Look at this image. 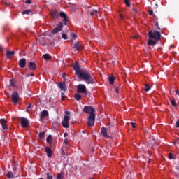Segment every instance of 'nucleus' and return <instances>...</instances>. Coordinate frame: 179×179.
<instances>
[{"instance_id": "5", "label": "nucleus", "mask_w": 179, "mask_h": 179, "mask_svg": "<svg viewBox=\"0 0 179 179\" xmlns=\"http://www.w3.org/2000/svg\"><path fill=\"white\" fill-rule=\"evenodd\" d=\"M11 100L13 104H17L20 100V95L17 92H14L11 94Z\"/></svg>"}, {"instance_id": "31", "label": "nucleus", "mask_w": 179, "mask_h": 179, "mask_svg": "<svg viewBox=\"0 0 179 179\" xmlns=\"http://www.w3.org/2000/svg\"><path fill=\"white\" fill-rule=\"evenodd\" d=\"M66 96H65L64 93H61V99L62 101H65Z\"/></svg>"}, {"instance_id": "50", "label": "nucleus", "mask_w": 179, "mask_h": 179, "mask_svg": "<svg viewBox=\"0 0 179 179\" xmlns=\"http://www.w3.org/2000/svg\"><path fill=\"white\" fill-rule=\"evenodd\" d=\"M68 136V134L67 133H64V137H67Z\"/></svg>"}, {"instance_id": "13", "label": "nucleus", "mask_w": 179, "mask_h": 179, "mask_svg": "<svg viewBox=\"0 0 179 179\" xmlns=\"http://www.w3.org/2000/svg\"><path fill=\"white\" fill-rule=\"evenodd\" d=\"M26 62H27V59L23 58V59H20V60H19V66L22 69L25 68L26 66Z\"/></svg>"}, {"instance_id": "28", "label": "nucleus", "mask_w": 179, "mask_h": 179, "mask_svg": "<svg viewBox=\"0 0 179 179\" xmlns=\"http://www.w3.org/2000/svg\"><path fill=\"white\" fill-rule=\"evenodd\" d=\"M150 90V87L149 84H145V92H149Z\"/></svg>"}, {"instance_id": "53", "label": "nucleus", "mask_w": 179, "mask_h": 179, "mask_svg": "<svg viewBox=\"0 0 179 179\" xmlns=\"http://www.w3.org/2000/svg\"><path fill=\"white\" fill-rule=\"evenodd\" d=\"M176 143L179 144V138H178Z\"/></svg>"}, {"instance_id": "17", "label": "nucleus", "mask_w": 179, "mask_h": 179, "mask_svg": "<svg viewBox=\"0 0 179 179\" xmlns=\"http://www.w3.org/2000/svg\"><path fill=\"white\" fill-rule=\"evenodd\" d=\"M58 87L63 91L67 90L65 83H59Z\"/></svg>"}, {"instance_id": "48", "label": "nucleus", "mask_w": 179, "mask_h": 179, "mask_svg": "<svg viewBox=\"0 0 179 179\" xmlns=\"http://www.w3.org/2000/svg\"><path fill=\"white\" fill-rule=\"evenodd\" d=\"M174 155H173V154H170L169 155V159H173V157Z\"/></svg>"}, {"instance_id": "40", "label": "nucleus", "mask_w": 179, "mask_h": 179, "mask_svg": "<svg viewBox=\"0 0 179 179\" xmlns=\"http://www.w3.org/2000/svg\"><path fill=\"white\" fill-rule=\"evenodd\" d=\"M16 171H17V168H16L15 166H13V173H14L15 175H17Z\"/></svg>"}, {"instance_id": "7", "label": "nucleus", "mask_w": 179, "mask_h": 179, "mask_svg": "<svg viewBox=\"0 0 179 179\" xmlns=\"http://www.w3.org/2000/svg\"><path fill=\"white\" fill-rule=\"evenodd\" d=\"M87 92L86 86L84 84H78L77 87V92L78 93H85Z\"/></svg>"}, {"instance_id": "41", "label": "nucleus", "mask_w": 179, "mask_h": 179, "mask_svg": "<svg viewBox=\"0 0 179 179\" xmlns=\"http://www.w3.org/2000/svg\"><path fill=\"white\" fill-rule=\"evenodd\" d=\"M25 3L26 4H31V0H26Z\"/></svg>"}, {"instance_id": "11", "label": "nucleus", "mask_w": 179, "mask_h": 179, "mask_svg": "<svg viewBox=\"0 0 179 179\" xmlns=\"http://www.w3.org/2000/svg\"><path fill=\"white\" fill-rule=\"evenodd\" d=\"M45 152L48 158H51L52 157V150L49 147H45Z\"/></svg>"}, {"instance_id": "15", "label": "nucleus", "mask_w": 179, "mask_h": 179, "mask_svg": "<svg viewBox=\"0 0 179 179\" xmlns=\"http://www.w3.org/2000/svg\"><path fill=\"white\" fill-rule=\"evenodd\" d=\"M15 54V52H11L10 50H6V58L8 59H10Z\"/></svg>"}, {"instance_id": "14", "label": "nucleus", "mask_w": 179, "mask_h": 179, "mask_svg": "<svg viewBox=\"0 0 179 179\" xmlns=\"http://www.w3.org/2000/svg\"><path fill=\"white\" fill-rule=\"evenodd\" d=\"M101 134L105 138H110V136L108 135V131L106 127H102V129H101Z\"/></svg>"}, {"instance_id": "43", "label": "nucleus", "mask_w": 179, "mask_h": 179, "mask_svg": "<svg viewBox=\"0 0 179 179\" xmlns=\"http://www.w3.org/2000/svg\"><path fill=\"white\" fill-rule=\"evenodd\" d=\"M176 127L177 128L179 127V120L176 122Z\"/></svg>"}, {"instance_id": "54", "label": "nucleus", "mask_w": 179, "mask_h": 179, "mask_svg": "<svg viewBox=\"0 0 179 179\" xmlns=\"http://www.w3.org/2000/svg\"><path fill=\"white\" fill-rule=\"evenodd\" d=\"M65 113H66V115H69V112L66 111Z\"/></svg>"}, {"instance_id": "42", "label": "nucleus", "mask_w": 179, "mask_h": 179, "mask_svg": "<svg viewBox=\"0 0 179 179\" xmlns=\"http://www.w3.org/2000/svg\"><path fill=\"white\" fill-rule=\"evenodd\" d=\"M27 77H31V76H34V74H33V73H29L28 74H27Z\"/></svg>"}, {"instance_id": "27", "label": "nucleus", "mask_w": 179, "mask_h": 179, "mask_svg": "<svg viewBox=\"0 0 179 179\" xmlns=\"http://www.w3.org/2000/svg\"><path fill=\"white\" fill-rule=\"evenodd\" d=\"M45 132H41V133H39V134H38V137H39V138L40 139H43L44 138V137H45Z\"/></svg>"}, {"instance_id": "45", "label": "nucleus", "mask_w": 179, "mask_h": 179, "mask_svg": "<svg viewBox=\"0 0 179 179\" xmlns=\"http://www.w3.org/2000/svg\"><path fill=\"white\" fill-rule=\"evenodd\" d=\"M115 92H116L117 94H119V92H120V90H119L118 88H115Z\"/></svg>"}, {"instance_id": "44", "label": "nucleus", "mask_w": 179, "mask_h": 179, "mask_svg": "<svg viewBox=\"0 0 179 179\" xmlns=\"http://www.w3.org/2000/svg\"><path fill=\"white\" fill-rule=\"evenodd\" d=\"M131 125L132 126L133 128H136V123L131 122Z\"/></svg>"}, {"instance_id": "18", "label": "nucleus", "mask_w": 179, "mask_h": 179, "mask_svg": "<svg viewBox=\"0 0 179 179\" xmlns=\"http://www.w3.org/2000/svg\"><path fill=\"white\" fill-rule=\"evenodd\" d=\"M108 80L110 83V85H114L115 83V78L113 77V76H109L108 77Z\"/></svg>"}, {"instance_id": "35", "label": "nucleus", "mask_w": 179, "mask_h": 179, "mask_svg": "<svg viewBox=\"0 0 179 179\" xmlns=\"http://www.w3.org/2000/svg\"><path fill=\"white\" fill-rule=\"evenodd\" d=\"M171 103L173 107H177V103H176V100L174 99L172 100Z\"/></svg>"}, {"instance_id": "16", "label": "nucleus", "mask_w": 179, "mask_h": 179, "mask_svg": "<svg viewBox=\"0 0 179 179\" xmlns=\"http://www.w3.org/2000/svg\"><path fill=\"white\" fill-rule=\"evenodd\" d=\"M49 115V113L47 110H43L41 112L40 115V120H43L45 117H48Z\"/></svg>"}, {"instance_id": "39", "label": "nucleus", "mask_w": 179, "mask_h": 179, "mask_svg": "<svg viewBox=\"0 0 179 179\" xmlns=\"http://www.w3.org/2000/svg\"><path fill=\"white\" fill-rule=\"evenodd\" d=\"M148 13H149L150 15H154V11L152 10H149Z\"/></svg>"}, {"instance_id": "32", "label": "nucleus", "mask_w": 179, "mask_h": 179, "mask_svg": "<svg viewBox=\"0 0 179 179\" xmlns=\"http://www.w3.org/2000/svg\"><path fill=\"white\" fill-rule=\"evenodd\" d=\"M46 179H53L52 176L50 174V173H46Z\"/></svg>"}, {"instance_id": "1", "label": "nucleus", "mask_w": 179, "mask_h": 179, "mask_svg": "<svg viewBox=\"0 0 179 179\" xmlns=\"http://www.w3.org/2000/svg\"><path fill=\"white\" fill-rule=\"evenodd\" d=\"M73 69L75 71V74L77 76L78 78L85 80L87 85L94 83V80L91 73L88 72L87 70L80 69L78 62L74 63Z\"/></svg>"}, {"instance_id": "36", "label": "nucleus", "mask_w": 179, "mask_h": 179, "mask_svg": "<svg viewBox=\"0 0 179 179\" xmlns=\"http://www.w3.org/2000/svg\"><path fill=\"white\" fill-rule=\"evenodd\" d=\"M155 26L157 27L159 31H161V27H159V22H155Z\"/></svg>"}, {"instance_id": "29", "label": "nucleus", "mask_w": 179, "mask_h": 179, "mask_svg": "<svg viewBox=\"0 0 179 179\" xmlns=\"http://www.w3.org/2000/svg\"><path fill=\"white\" fill-rule=\"evenodd\" d=\"M70 119H71L70 116L64 115V121H65V122H69Z\"/></svg>"}, {"instance_id": "30", "label": "nucleus", "mask_w": 179, "mask_h": 179, "mask_svg": "<svg viewBox=\"0 0 179 179\" xmlns=\"http://www.w3.org/2000/svg\"><path fill=\"white\" fill-rule=\"evenodd\" d=\"M124 2L125 5H126L127 7H131V3H130L129 0H124Z\"/></svg>"}, {"instance_id": "9", "label": "nucleus", "mask_w": 179, "mask_h": 179, "mask_svg": "<svg viewBox=\"0 0 179 179\" xmlns=\"http://www.w3.org/2000/svg\"><path fill=\"white\" fill-rule=\"evenodd\" d=\"M7 120L5 119L0 120V124L3 130L8 129Z\"/></svg>"}, {"instance_id": "52", "label": "nucleus", "mask_w": 179, "mask_h": 179, "mask_svg": "<svg viewBox=\"0 0 179 179\" xmlns=\"http://www.w3.org/2000/svg\"><path fill=\"white\" fill-rule=\"evenodd\" d=\"M176 94L177 95H179V91H178V90H176Z\"/></svg>"}, {"instance_id": "25", "label": "nucleus", "mask_w": 179, "mask_h": 179, "mask_svg": "<svg viewBox=\"0 0 179 179\" xmlns=\"http://www.w3.org/2000/svg\"><path fill=\"white\" fill-rule=\"evenodd\" d=\"M98 14V10H92L90 12V15L91 16H94L95 15H97Z\"/></svg>"}, {"instance_id": "56", "label": "nucleus", "mask_w": 179, "mask_h": 179, "mask_svg": "<svg viewBox=\"0 0 179 179\" xmlns=\"http://www.w3.org/2000/svg\"><path fill=\"white\" fill-rule=\"evenodd\" d=\"M156 6H157V7H158V5H157V4H156Z\"/></svg>"}, {"instance_id": "51", "label": "nucleus", "mask_w": 179, "mask_h": 179, "mask_svg": "<svg viewBox=\"0 0 179 179\" xmlns=\"http://www.w3.org/2000/svg\"><path fill=\"white\" fill-rule=\"evenodd\" d=\"M120 19H123V15L120 14Z\"/></svg>"}, {"instance_id": "23", "label": "nucleus", "mask_w": 179, "mask_h": 179, "mask_svg": "<svg viewBox=\"0 0 179 179\" xmlns=\"http://www.w3.org/2000/svg\"><path fill=\"white\" fill-rule=\"evenodd\" d=\"M74 99L78 101H80L82 99V96L79 95L78 94H74Z\"/></svg>"}, {"instance_id": "26", "label": "nucleus", "mask_w": 179, "mask_h": 179, "mask_svg": "<svg viewBox=\"0 0 179 179\" xmlns=\"http://www.w3.org/2000/svg\"><path fill=\"white\" fill-rule=\"evenodd\" d=\"M31 13V10L27 9L22 11V15H29Z\"/></svg>"}, {"instance_id": "46", "label": "nucleus", "mask_w": 179, "mask_h": 179, "mask_svg": "<svg viewBox=\"0 0 179 179\" xmlns=\"http://www.w3.org/2000/svg\"><path fill=\"white\" fill-rule=\"evenodd\" d=\"M66 77V73H62V78H65Z\"/></svg>"}, {"instance_id": "38", "label": "nucleus", "mask_w": 179, "mask_h": 179, "mask_svg": "<svg viewBox=\"0 0 179 179\" xmlns=\"http://www.w3.org/2000/svg\"><path fill=\"white\" fill-rule=\"evenodd\" d=\"M32 103H29L26 109V112H29V109L31 108Z\"/></svg>"}, {"instance_id": "58", "label": "nucleus", "mask_w": 179, "mask_h": 179, "mask_svg": "<svg viewBox=\"0 0 179 179\" xmlns=\"http://www.w3.org/2000/svg\"><path fill=\"white\" fill-rule=\"evenodd\" d=\"M39 179H44V178H39Z\"/></svg>"}, {"instance_id": "33", "label": "nucleus", "mask_w": 179, "mask_h": 179, "mask_svg": "<svg viewBox=\"0 0 179 179\" xmlns=\"http://www.w3.org/2000/svg\"><path fill=\"white\" fill-rule=\"evenodd\" d=\"M62 38H63L64 40L68 39L67 34H65V33H63V34H62Z\"/></svg>"}, {"instance_id": "12", "label": "nucleus", "mask_w": 179, "mask_h": 179, "mask_svg": "<svg viewBox=\"0 0 179 179\" xmlns=\"http://www.w3.org/2000/svg\"><path fill=\"white\" fill-rule=\"evenodd\" d=\"M73 49L77 51H80L83 49V45H80V42H76L73 45Z\"/></svg>"}, {"instance_id": "8", "label": "nucleus", "mask_w": 179, "mask_h": 179, "mask_svg": "<svg viewBox=\"0 0 179 179\" xmlns=\"http://www.w3.org/2000/svg\"><path fill=\"white\" fill-rule=\"evenodd\" d=\"M21 127L25 128L29 126V122L27 118L22 117L20 119Z\"/></svg>"}, {"instance_id": "24", "label": "nucleus", "mask_w": 179, "mask_h": 179, "mask_svg": "<svg viewBox=\"0 0 179 179\" xmlns=\"http://www.w3.org/2000/svg\"><path fill=\"white\" fill-rule=\"evenodd\" d=\"M52 135H48L47 138H46V142L49 144H52Z\"/></svg>"}, {"instance_id": "49", "label": "nucleus", "mask_w": 179, "mask_h": 179, "mask_svg": "<svg viewBox=\"0 0 179 179\" xmlns=\"http://www.w3.org/2000/svg\"><path fill=\"white\" fill-rule=\"evenodd\" d=\"M132 11L135 13H137V10L136 8H132Z\"/></svg>"}, {"instance_id": "6", "label": "nucleus", "mask_w": 179, "mask_h": 179, "mask_svg": "<svg viewBox=\"0 0 179 179\" xmlns=\"http://www.w3.org/2000/svg\"><path fill=\"white\" fill-rule=\"evenodd\" d=\"M63 27H64L63 22H59L58 25L55 28H54L51 32L52 34H57L62 30Z\"/></svg>"}, {"instance_id": "37", "label": "nucleus", "mask_w": 179, "mask_h": 179, "mask_svg": "<svg viewBox=\"0 0 179 179\" xmlns=\"http://www.w3.org/2000/svg\"><path fill=\"white\" fill-rule=\"evenodd\" d=\"M71 36H72V38H73L74 40H76V39L78 38V35H77L76 34H75V33H73V34H71Z\"/></svg>"}, {"instance_id": "57", "label": "nucleus", "mask_w": 179, "mask_h": 179, "mask_svg": "<svg viewBox=\"0 0 179 179\" xmlns=\"http://www.w3.org/2000/svg\"><path fill=\"white\" fill-rule=\"evenodd\" d=\"M94 148H92V151H94Z\"/></svg>"}, {"instance_id": "22", "label": "nucleus", "mask_w": 179, "mask_h": 179, "mask_svg": "<svg viewBox=\"0 0 179 179\" xmlns=\"http://www.w3.org/2000/svg\"><path fill=\"white\" fill-rule=\"evenodd\" d=\"M62 124L64 128H69V122L67 121H63L62 122Z\"/></svg>"}, {"instance_id": "47", "label": "nucleus", "mask_w": 179, "mask_h": 179, "mask_svg": "<svg viewBox=\"0 0 179 179\" xmlns=\"http://www.w3.org/2000/svg\"><path fill=\"white\" fill-rule=\"evenodd\" d=\"M64 143L65 145H68V140H67L66 138L64 139Z\"/></svg>"}, {"instance_id": "21", "label": "nucleus", "mask_w": 179, "mask_h": 179, "mask_svg": "<svg viewBox=\"0 0 179 179\" xmlns=\"http://www.w3.org/2000/svg\"><path fill=\"white\" fill-rule=\"evenodd\" d=\"M15 80L12 78L11 80H10V84L8 85L9 87H15Z\"/></svg>"}, {"instance_id": "19", "label": "nucleus", "mask_w": 179, "mask_h": 179, "mask_svg": "<svg viewBox=\"0 0 179 179\" xmlns=\"http://www.w3.org/2000/svg\"><path fill=\"white\" fill-rule=\"evenodd\" d=\"M42 57L47 61L51 59V56L50 55H49V53H45V55H43Z\"/></svg>"}, {"instance_id": "34", "label": "nucleus", "mask_w": 179, "mask_h": 179, "mask_svg": "<svg viewBox=\"0 0 179 179\" xmlns=\"http://www.w3.org/2000/svg\"><path fill=\"white\" fill-rule=\"evenodd\" d=\"M63 178H64V177H63V176L61 173H58L57 175L56 179H63Z\"/></svg>"}, {"instance_id": "20", "label": "nucleus", "mask_w": 179, "mask_h": 179, "mask_svg": "<svg viewBox=\"0 0 179 179\" xmlns=\"http://www.w3.org/2000/svg\"><path fill=\"white\" fill-rule=\"evenodd\" d=\"M6 177L9 179H12V178H14L15 175L13 174V173L12 171H8L6 175Z\"/></svg>"}, {"instance_id": "2", "label": "nucleus", "mask_w": 179, "mask_h": 179, "mask_svg": "<svg viewBox=\"0 0 179 179\" xmlns=\"http://www.w3.org/2000/svg\"><path fill=\"white\" fill-rule=\"evenodd\" d=\"M149 36L148 45L150 46H155L157 44V41H159L162 39V34L161 32L159 31H149L148 33ZM155 40V41H153Z\"/></svg>"}, {"instance_id": "3", "label": "nucleus", "mask_w": 179, "mask_h": 179, "mask_svg": "<svg viewBox=\"0 0 179 179\" xmlns=\"http://www.w3.org/2000/svg\"><path fill=\"white\" fill-rule=\"evenodd\" d=\"M83 112L87 114H90V115L88 117L87 120V126L93 127L94 126V122L96 120V115H95V109L91 106H85L83 108Z\"/></svg>"}, {"instance_id": "4", "label": "nucleus", "mask_w": 179, "mask_h": 179, "mask_svg": "<svg viewBox=\"0 0 179 179\" xmlns=\"http://www.w3.org/2000/svg\"><path fill=\"white\" fill-rule=\"evenodd\" d=\"M51 15L53 18H57L59 15L63 18V22L64 25H67L69 22L68 15L65 12L61 11L59 13L57 10H54L51 13Z\"/></svg>"}, {"instance_id": "10", "label": "nucleus", "mask_w": 179, "mask_h": 179, "mask_svg": "<svg viewBox=\"0 0 179 179\" xmlns=\"http://www.w3.org/2000/svg\"><path fill=\"white\" fill-rule=\"evenodd\" d=\"M28 68L31 71H35L37 68L36 63H34V62H29Z\"/></svg>"}, {"instance_id": "59", "label": "nucleus", "mask_w": 179, "mask_h": 179, "mask_svg": "<svg viewBox=\"0 0 179 179\" xmlns=\"http://www.w3.org/2000/svg\"><path fill=\"white\" fill-rule=\"evenodd\" d=\"M90 179H94V178H90Z\"/></svg>"}, {"instance_id": "55", "label": "nucleus", "mask_w": 179, "mask_h": 179, "mask_svg": "<svg viewBox=\"0 0 179 179\" xmlns=\"http://www.w3.org/2000/svg\"><path fill=\"white\" fill-rule=\"evenodd\" d=\"M5 4H6V6H8V3H6Z\"/></svg>"}]
</instances>
